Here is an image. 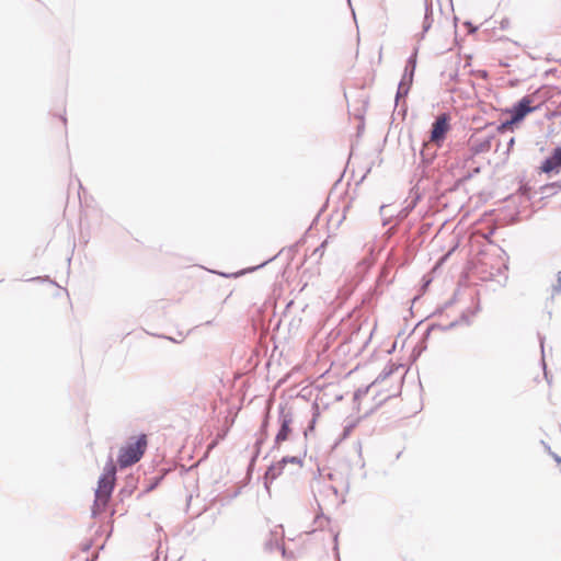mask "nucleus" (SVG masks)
I'll return each instance as SVG.
<instances>
[{"instance_id":"obj_1","label":"nucleus","mask_w":561,"mask_h":561,"mask_svg":"<svg viewBox=\"0 0 561 561\" xmlns=\"http://www.w3.org/2000/svg\"><path fill=\"white\" fill-rule=\"evenodd\" d=\"M147 447V436L139 435L135 440L128 442L119 449L117 462L119 467L127 468L138 462L145 454Z\"/></svg>"},{"instance_id":"obj_2","label":"nucleus","mask_w":561,"mask_h":561,"mask_svg":"<svg viewBox=\"0 0 561 561\" xmlns=\"http://www.w3.org/2000/svg\"><path fill=\"white\" fill-rule=\"evenodd\" d=\"M278 431L274 438L272 450L279 449L280 445L290 439L293 433L294 412L286 403L278 405Z\"/></svg>"},{"instance_id":"obj_3","label":"nucleus","mask_w":561,"mask_h":561,"mask_svg":"<svg viewBox=\"0 0 561 561\" xmlns=\"http://www.w3.org/2000/svg\"><path fill=\"white\" fill-rule=\"evenodd\" d=\"M534 98L531 95H525L517 101L511 108L507 110L511 117L510 119L502 122L497 126V130L504 131L512 128L513 125L522 122L529 113L535 112L538 106L533 105Z\"/></svg>"},{"instance_id":"obj_4","label":"nucleus","mask_w":561,"mask_h":561,"mask_svg":"<svg viewBox=\"0 0 561 561\" xmlns=\"http://www.w3.org/2000/svg\"><path fill=\"white\" fill-rule=\"evenodd\" d=\"M115 481L116 480H111L106 477L99 478L98 488L94 492L95 499L92 507L93 517H96L99 514L106 510L115 486Z\"/></svg>"},{"instance_id":"obj_5","label":"nucleus","mask_w":561,"mask_h":561,"mask_svg":"<svg viewBox=\"0 0 561 561\" xmlns=\"http://www.w3.org/2000/svg\"><path fill=\"white\" fill-rule=\"evenodd\" d=\"M284 537V529L282 525H278L275 527L274 530H271L268 538L264 542V550L267 552H276L282 558L286 559H293L295 558L294 553L291 551H288L285 548V545L283 542Z\"/></svg>"},{"instance_id":"obj_6","label":"nucleus","mask_w":561,"mask_h":561,"mask_svg":"<svg viewBox=\"0 0 561 561\" xmlns=\"http://www.w3.org/2000/svg\"><path fill=\"white\" fill-rule=\"evenodd\" d=\"M450 117L448 114H440L435 118L430 130V140L437 146H440L446 138L448 130L450 129L449 124Z\"/></svg>"},{"instance_id":"obj_7","label":"nucleus","mask_w":561,"mask_h":561,"mask_svg":"<svg viewBox=\"0 0 561 561\" xmlns=\"http://www.w3.org/2000/svg\"><path fill=\"white\" fill-rule=\"evenodd\" d=\"M539 170L545 174H558L561 170V146H557L552 149L550 154L543 159Z\"/></svg>"},{"instance_id":"obj_8","label":"nucleus","mask_w":561,"mask_h":561,"mask_svg":"<svg viewBox=\"0 0 561 561\" xmlns=\"http://www.w3.org/2000/svg\"><path fill=\"white\" fill-rule=\"evenodd\" d=\"M285 466L282 463V460L270 465L264 473L263 483L267 493H271V484L274 480H276L284 470Z\"/></svg>"},{"instance_id":"obj_9","label":"nucleus","mask_w":561,"mask_h":561,"mask_svg":"<svg viewBox=\"0 0 561 561\" xmlns=\"http://www.w3.org/2000/svg\"><path fill=\"white\" fill-rule=\"evenodd\" d=\"M468 312L469 311L462 312L458 320H455L447 325H442L438 323L431 324L424 333V339H427L430 336L431 332L436 329L442 330V331H448V330L456 328L459 323H466L467 325H469L471 323V320L468 316Z\"/></svg>"},{"instance_id":"obj_10","label":"nucleus","mask_w":561,"mask_h":561,"mask_svg":"<svg viewBox=\"0 0 561 561\" xmlns=\"http://www.w3.org/2000/svg\"><path fill=\"white\" fill-rule=\"evenodd\" d=\"M268 420H270V410L267 409V411L265 412L264 419L262 421L261 428H260L261 437L257 438V440L255 443L256 451L250 461L249 469L252 468V466L254 465V462L259 456L261 445L264 443V440L267 437Z\"/></svg>"},{"instance_id":"obj_11","label":"nucleus","mask_w":561,"mask_h":561,"mask_svg":"<svg viewBox=\"0 0 561 561\" xmlns=\"http://www.w3.org/2000/svg\"><path fill=\"white\" fill-rule=\"evenodd\" d=\"M138 479L130 474L126 478L124 486L117 493V497L119 502L124 503V501L129 497L135 489L137 488Z\"/></svg>"},{"instance_id":"obj_12","label":"nucleus","mask_w":561,"mask_h":561,"mask_svg":"<svg viewBox=\"0 0 561 561\" xmlns=\"http://www.w3.org/2000/svg\"><path fill=\"white\" fill-rule=\"evenodd\" d=\"M416 57H417V48L414 49L412 55L408 58L403 76L401 81H407L408 84H412L413 77L416 68Z\"/></svg>"},{"instance_id":"obj_13","label":"nucleus","mask_w":561,"mask_h":561,"mask_svg":"<svg viewBox=\"0 0 561 561\" xmlns=\"http://www.w3.org/2000/svg\"><path fill=\"white\" fill-rule=\"evenodd\" d=\"M433 24V3L432 0H425V13L422 24V32L420 34L421 39L424 38L425 34L430 31Z\"/></svg>"},{"instance_id":"obj_14","label":"nucleus","mask_w":561,"mask_h":561,"mask_svg":"<svg viewBox=\"0 0 561 561\" xmlns=\"http://www.w3.org/2000/svg\"><path fill=\"white\" fill-rule=\"evenodd\" d=\"M320 416V408L318 403L312 404V417L308 424V426L304 431L305 438L308 437L309 433H311L314 430L316 423L318 417Z\"/></svg>"},{"instance_id":"obj_15","label":"nucleus","mask_w":561,"mask_h":561,"mask_svg":"<svg viewBox=\"0 0 561 561\" xmlns=\"http://www.w3.org/2000/svg\"><path fill=\"white\" fill-rule=\"evenodd\" d=\"M396 369H398V367L394 364H387L385 368L381 370V373L377 376L373 385L386 380L394 373Z\"/></svg>"},{"instance_id":"obj_16","label":"nucleus","mask_w":561,"mask_h":561,"mask_svg":"<svg viewBox=\"0 0 561 561\" xmlns=\"http://www.w3.org/2000/svg\"><path fill=\"white\" fill-rule=\"evenodd\" d=\"M100 477H106L111 480H116V466L114 465L112 458H110L106 462L104 471Z\"/></svg>"},{"instance_id":"obj_17","label":"nucleus","mask_w":561,"mask_h":561,"mask_svg":"<svg viewBox=\"0 0 561 561\" xmlns=\"http://www.w3.org/2000/svg\"><path fill=\"white\" fill-rule=\"evenodd\" d=\"M412 84H408L407 81H400L398 84V90L396 93V103H399L400 99H403L408 95L410 88Z\"/></svg>"},{"instance_id":"obj_18","label":"nucleus","mask_w":561,"mask_h":561,"mask_svg":"<svg viewBox=\"0 0 561 561\" xmlns=\"http://www.w3.org/2000/svg\"><path fill=\"white\" fill-rule=\"evenodd\" d=\"M492 137H486L483 140L477 142L473 147L476 153L486 152L491 149Z\"/></svg>"},{"instance_id":"obj_19","label":"nucleus","mask_w":561,"mask_h":561,"mask_svg":"<svg viewBox=\"0 0 561 561\" xmlns=\"http://www.w3.org/2000/svg\"><path fill=\"white\" fill-rule=\"evenodd\" d=\"M306 453L307 450L304 449V455L302 457L301 456H285L283 457L280 460H282V463L284 466H286L287 463H295V465H298L299 467H302V463H304V457L306 456Z\"/></svg>"},{"instance_id":"obj_20","label":"nucleus","mask_w":561,"mask_h":561,"mask_svg":"<svg viewBox=\"0 0 561 561\" xmlns=\"http://www.w3.org/2000/svg\"><path fill=\"white\" fill-rule=\"evenodd\" d=\"M422 160L424 162H431L435 156V151H431V148L427 144L423 145V148L421 150Z\"/></svg>"},{"instance_id":"obj_21","label":"nucleus","mask_w":561,"mask_h":561,"mask_svg":"<svg viewBox=\"0 0 561 561\" xmlns=\"http://www.w3.org/2000/svg\"><path fill=\"white\" fill-rule=\"evenodd\" d=\"M163 479V476H158V477H153L150 482L146 485L145 490L139 494V496L144 493H148V492H151L152 490H154L159 483L161 482V480Z\"/></svg>"},{"instance_id":"obj_22","label":"nucleus","mask_w":561,"mask_h":561,"mask_svg":"<svg viewBox=\"0 0 561 561\" xmlns=\"http://www.w3.org/2000/svg\"><path fill=\"white\" fill-rule=\"evenodd\" d=\"M328 241H323L318 248H316L312 252V256H316L318 260L322 257L324 253V248L327 245Z\"/></svg>"},{"instance_id":"obj_23","label":"nucleus","mask_w":561,"mask_h":561,"mask_svg":"<svg viewBox=\"0 0 561 561\" xmlns=\"http://www.w3.org/2000/svg\"><path fill=\"white\" fill-rule=\"evenodd\" d=\"M554 187H559L561 188V181H558V182H553V183H550V184H546L541 187V193L546 194L548 193L549 191H551L552 188Z\"/></svg>"},{"instance_id":"obj_24","label":"nucleus","mask_w":561,"mask_h":561,"mask_svg":"<svg viewBox=\"0 0 561 561\" xmlns=\"http://www.w3.org/2000/svg\"><path fill=\"white\" fill-rule=\"evenodd\" d=\"M561 293V276L559 275L557 284L552 285L551 294L552 296Z\"/></svg>"},{"instance_id":"obj_25","label":"nucleus","mask_w":561,"mask_h":561,"mask_svg":"<svg viewBox=\"0 0 561 561\" xmlns=\"http://www.w3.org/2000/svg\"><path fill=\"white\" fill-rule=\"evenodd\" d=\"M369 390V387L365 388V389H358L355 391L354 393V399L357 400L359 398H362L363 396H365Z\"/></svg>"},{"instance_id":"obj_26","label":"nucleus","mask_w":561,"mask_h":561,"mask_svg":"<svg viewBox=\"0 0 561 561\" xmlns=\"http://www.w3.org/2000/svg\"><path fill=\"white\" fill-rule=\"evenodd\" d=\"M465 25L468 27L469 33H474L478 30V27L474 26L470 21H467Z\"/></svg>"},{"instance_id":"obj_27","label":"nucleus","mask_w":561,"mask_h":561,"mask_svg":"<svg viewBox=\"0 0 561 561\" xmlns=\"http://www.w3.org/2000/svg\"><path fill=\"white\" fill-rule=\"evenodd\" d=\"M546 448L548 449V451L552 455L553 459L558 462V463H561V457L558 456L557 454L552 453L550 450V447L546 445Z\"/></svg>"},{"instance_id":"obj_28","label":"nucleus","mask_w":561,"mask_h":561,"mask_svg":"<svg viewBox=\"0 0 561 561\" xmlns=\"http://www.w3.org/2000/svg\"><path fill=\"white\" fill-rule=\"evenodd\" d=\"M448 77L450 81H456L458 79V70H454L453 72L449 73Z\"/></svg>"},{"instance_id":"obj_29","label":"nucleus","mask_w":561,"mask_h":561,"mask_svg":"<svg viewBox=\"0 0 561 561\" xmlns=\"http://www.w3.org/2000/svg\"><path fill=\"white\" fill-rule=\"evenodd\" d=\"M538 337H539V342H540L541 352H542V355H543L545 354V347H543L545 336L538 334Z\"/></svg>"},{"instance_id":"obj_30","label":"nucleus","mask_w":561,"mask_h":561,"mask_svg":"<svg viewBox=\"0 0 561 561\" xmlns=\"http://www.w3.org/2000/svg\"><path fill=\"white\" fill-rule=\"evenodd\" d=\"M519 191L523 195H526L529 192V187L527 185H522Z\"/></svg>"},{"instance_id":"obj_31","label":"nucleus","mask_w":561,"mask_h":561,"mask_svg":"<svg viewBox=\"0 0 561 561\" xmlns=\"http://www.w3.org/2000/svg\"><path fill=\"white\" fill-rule=\"evenodd\" d=\"M514 142H515V140H514V138L512 137V138L508 140V142H507V149H508V150L513 147Z\"/></svg>"},{"instance_id":"obj_32","label":"nucleus","mask_w":561,"mask_h":561,"mask_svg":"<svg viewBox=\"0 0 561 561\" xmlns=\"http://www.w3.org/2000/svg\"><path fill=\"white\" fill-rule=\"evenodd\" d=\"M507 24H508V21H507V20H503V21L501 22V27H502V28H505V27L507 26Z\"/></svg>"},{"instance_id":"obj_33","label":"nucleus","mask_w":561,"mask_h":561,"mask_svg":"<svg viewBox=\"0 0 561 561\" xmlns=\"http://www.w3.org/2000/svg\"><path fill=\"white\" fill-rule=\"evenodd\" d=\"M417 198H419V197H416V198H415V201H413V202L411 203V205L408 207L409 209H413V208H414V206H415V204H416Z\"/></svg>"},{"instance_id":"obj_34","label":"nucleus","mask_w":561,"mask_h":561,"mask_svg":"<svg viewBox=\"0 0 561 561\" xmlns=\"http://www.w3.org/2000/svg\"><path fill=\"white\" fill-rule=\"evenodd\" d=\"M480 310V306L477 305L476 309L471 311V316H474Z\"/></svg>"},{"instance_id":"obj_35","label":"nucleus","mask_w":561,"mask_h":561,"mask_svg":"<svg viewBox=\"0 0 561 561\" xmlns=\"http://www.w3.org/2000/svg\"><path fill=\"white\" fill-rule=\"evenodd\" d=\"M266 263H267V262L261 263V264L257 266V268H259V267L264 266ZM253 270H256V267H254Z\"/></svg>"},{"instance_id":"obj_36","label":"nucleus","mask_w":561,"mask_h":561,"mask_svg":"<svg viewBox=\"0 0 561 561\" xmlns=\"http://www.w3.org/2000/svg\"><path fill=\"white\" fill-rule=\"evenodd\" d=\"M486 76H488L486 71H482L481 77H486Z\"/></svg>"},{"instance_id":"obj_37","label":"nucleus","mask_w":561,"mask_h":561,"mask_svg":"<svg viewBox=\"0 0 561 561\" xmlns=\"http://www.w3.org/2000/svg\"><path fill=\"white\" fill-rule=\"evenodd\" d=\"M38 279H41V277H33L30 280H38Z\"/></svg>"},{"instance_id":"obj_38","label":"nucleus","mask_w":561,"mask_h":561,"mask_svg":"<svg viewBox=\"0 0 561 561\" xmlns=\"http://www.w3.org/2000/svg\"><path fill=\"white\" fill-rule=\"evenodd\" d=\"M84 561H90L89 557H87ZM91 561H94V559H91Z\"/></svg>"},{"instance_id":"obj_39","label":"nucleus","mask_w":561,"mask_h":561,"mask_svg":"<svg viewBox=\"0 0 561 561\" xmlns=\"http://www.w3.org/2000/svg\"><path fill=\"white\" fill-rule=\"evenodd\" d=\"M153 561H159V556H157V557L153 559Z\"/></svg>"}]
</instances>
